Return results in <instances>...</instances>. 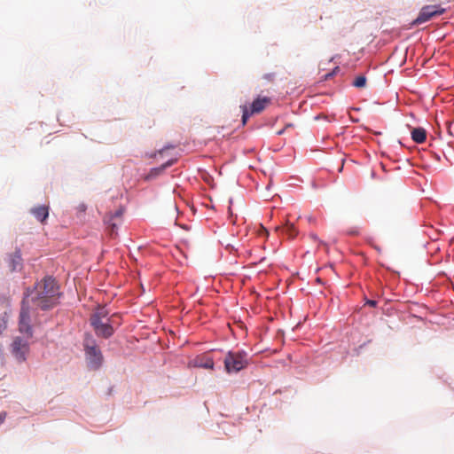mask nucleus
I'll list each match as a JSON object with an SVG mask.
<instances>
[{"label": "nucleus", "mask_w": 454, "mask_h": 454, "mask_svg": "<svg viewBox=\"0 0 454 454\" xmlns=\"http://www.w3.org/2000/svg\"><path fill=\"white\" fill-rule=\"evenodd\" d=\"M284 232L288 236V238H294L297 235V231L294 224L286 223L284 227Z\"/></svg>", "instance_id": "15"}, {"label": "nucleus", "mask_w": 454, "mask_h": 454, "mask_svg": "<svg viewBox=\"0 0 454 454\" xmlns=\"http://www.w3.org/2000/svg\"><path fill=\"white\" fill-rule=\"evenodd\" d=\"M193 365L199 368L214 369V359L209 355H202L196 356L193 361Z\"/></svg>", "instance_id": "10"}, {"label": "nucleus", "mask_w": 454, "mask_h": 454, "mask_svg": "<svg viewBox=\"0 0 454 454\" xmlns=\"http://www.w3.org/2000/svg\"><path fill=\"white\" fill-rule=\"evenodd\" d=\"M105 223L106 225V229H107L109 235L112 238L115 237L118 232V225L115 223H113L112 219L105 221Z\"/></svg>", "instance_id": "14"}, {"label": "nucleus", "mask_w": 454, "mask_h": 454, "mask_svg": "<svg viewBox=\"0 0 454 454\" xmlns=\"http://www.w3.org/2000/svg\"><path fill=\"white\" fill-rule=\"evenodd\" d=\"M30 213L40 223H43L49 216V207L44 205H40L30 209Z\"/></svg>", "instance_id": "11"}, {"label": "nucleus", "mask_w": 454, "mask_h": 454, "mask_svg": "<svg viewBox=\"0 0 454 454\" xmlns=\"http://www.w3.org/2000/svg\"><path fill=\"white\" fill-rule=\"evenodd\" d=\"M159 154L158 150L151 153H146L145 156L148 158H155Z\"/></svg>", "instance_id": "25"}, {"label": "nucleus", "mask_w": 454, "mask_h": 454, "mask_svg": "<svg viewBox=\"0 0 454 454\" xmlns=\"http://www.w3.org/2000/svg\"><path fill=\"white\" fill-rule=\"evenodd\" d=\"M252 115H241V121L238 123V125L231 127L232 129H236L239 128L240 126L246 125L247 121Z\"/></svg>", "instance_id": "19"}, {"label": "nucleus", "mask_w": 454, "mask_h": 454, "mask_svg": "<svg viewBox=\"0 0 454 454\" xmlns=\"http://www.w3.org/2000/svg\"><path fill=\"white\" fill-rule=\"evenodd\" d=\"M51 119L56 120L57 121L60 122L61 119L59 118V115H50Z\"/></svg>", "instance_id": "27"}, {"label": "nucleus", "mask_w": 454, "mask_h": 454, "mask_svg": "<svg viewBox=\"0 0 454 454\" xmlns=\"http://www.w3.org/2000/svg\"><path fill=\"white\" fill-rule=\"evenodd\" d=\"M316 281H317L318 284H321V285H323V284H324L323 280H322L320 278H317L316 279Z\"/></svg>", "instance_id": "30"}, {"label": "nucleus", "mask_w": 454, "mask_h": 454, "mask_svg": "<svg viewBox=\"0 0 454 454\" xmlns=\"http://www.w3.org/2000/svg\"><path fill=\"white\" fill-rule=\"evenodd\" d=\"M272 98L266 95H258V97L252 102L250 108L251 114L260 113L272 104Z\"/></svg>", "instance_id": "8"}, {"label": "nucleus", "mask_w": 454, "mask_h": 454, "mask_svg": "<svg viewBox=\"0 0 454 454\" xmlns=\"http://www.w3.org/2000/svg\"><path fill=\"white\" fill-rule=\"evenodd\" d=\"M8 266L11 271H20L22 269V257L20 248H16L15 252L9 255Z\"/></svg>", "instance_id": "9"}, {"label": "nucleus", "mask_w": 454, "mask_h": 454, "mask_svg": "<svg viewBox=\"0 0 454 454\" xmlns=\"http://www.w3.org/2000/svg\"><path fill=\"white\" fill-rule=\"evenodd\" d=\"M176 147V145H175L173 143H168L162 148L159 149L158 153L160 155H162L167 150L175 149Z\"/></svg>", "instance_id": "17"}, {"label": "nucleus", "mask_w": 454, "mask_h": 454, "mask_svg": "<svg viewBox=\"0 0 454 454\" xmlns=\"http://www.w3.org/2000/svg\"><path fill=\"white\" fill-rule=\"evenodd\" d=\"M337 71H339V67H335V68L333 69V72L326 74L324 76V79H325V80H327V79L331 78V77H332V76H333V75Z\"/></svg>", "instance_id": "22"}, {"label": "nucleus", "mask_w": 454, "mask_h": 454, "mask_svg": "<svg viewBox=\"0 0 454 454\" xmlns=\"http://www.w3.org/2000/svg\"><path fill=\"white\" fill-rule=\"evenodd\" d=\"M95 318H98L99 321H112L109 310L103 306H98L96 309V310L90 315V321L94 320Z\"/></svg>", "instance_id": "13"}, {"label": "nucleus", "mask_w": 454, "mask_h": 454, "mask_svg": "<svg viewBox=\"0 0 454 454\" xmlns=\"http://www.w3.org/2000/svg\"><path fill=\"white\" fill-rule=\"evenodd\" d=\"M7 328V322L4 319H0V335Z\"/></svg>", "instance_id": "21"}, {"label": "nucleus", "mask_w": 454, "mask_h": 454, "mask_svg": "<svg viewBox=\"0 0 454 454\" xmlns=\"http://www.w3.org/2000/svg\"><path fill=\"white\" fill-rule=\"evenodd\" d=\"M370 341H371V340H368L367 342H364V343H363L362 345H360V346H359V348L356 349V354H358V353H359V349H361V348H363L364 347H365V346H366V344H367V343H369Z\"/></svg>", "instance_id": "26"}, {"label": "nucleus", "mask_w": 454, "mask_h": 454, "mask_svg": "<svg viewBox=\"0 0 454 454\" xmlns=\"http://www.w3.org/2000/svg\"><path fill=\"white\" fill-rule=\"evenodd\" d=\"M332 117H333V115H315L314 120L315 121L324 120L326 122H332L333 121V119Z\"/></svg>", "instance_id": "18"}, {"label": "nucleus", "mask_w": 454, "mask_h": 454, "mask_svg": "<svg viewBox=\"0 0 454 454\" xmlns=\"http://www.w3.org/2000/svg\"><path fill=\"white\" fill-rule=\"evenodd\" d=\"M114 215L115 216H120L121 215V210H117Z\"/></svg>", "instance_id": "31"}, {"label": "nucleus", "mask_w": 454, "mask_h": 454, "mask_svg": "<svg viewBox=\"0 0 454 454\" xmlns=\"http://www.w3.org/2000/svg\"><path fill=\"white\" fill-rule=\"evenodd\" d=\"M291 127H293V123H286L285 126L286 129Z\"/></svg>", "instance_id": "32"}, {"label": "nucleus", "mask_w": 454, "mask_h": 454, "mask_svg": "<svg viewBox=\"0 0 454 454\" xmlns=\"http://www.w3.org/2000/svg\"><path fill=\"white\" fill-rule=\"evenodd\" d=\"M285 131H286V128H283V129H279L278 131H277L276 134L278 136H281V135H283L285 133Z\"/></svg>", "instance_id": "28"}, {"label": "nucleus", "mask_w": 454, "mask_h": 454, "mask_svg": "<svg viewBox=\"0 0 454 454\" xmlns=\"http://www.w3.org/2000/svg\"><path fill=\"white\" fill-rule=\"evenodd\" d=\"M177 161L176 158H171L160 166L150 168L149 172L144 176L145 181H153L161 176L168 168H170Z\"/></svg>", "instance_id": "7"}, {"label": "nucleus", "mask_w": 454, "mask_h": 454, "mask_svg": "<svg viewBox=\"0 0 454 454\" xmlns=\"http://www.w3.org/2000/svg\"><path fill=\"white\" fill-rule=\"evenodd\" d=\"M182 228L184 230H189V227L187 225H183Z\"/></svg>", "instance_id": "34"}, {"label": "nucleus", "mask_w": 454, "mask_h": 454, "mask_svg": "<svg viewBox=\"0 0 454 454\" xmlns=\"http://www.w3.org/2000/svg\"><path fill=\"white\" fill-rule=\"evenodd\" d=\"M243 114H248V110H247V106H245V107H244Z\"/></svg>", "instance_id": "33"}, {"label": "nucleus", "mask_w": 454, "mask_h": 454, "mask_svg": "<svg viewBox=\"0 0 454 454\" xmlns=\"http://www.w3.org/2000/svg\"><path fill=\"white\" fill-rule=\"evenodd\" d=\"M444 125H445L446 130L448 132V135L449 136H453L452 122H450L449 121H444Z\"/></svg>", "instance_id": "20"}, {"label": "nucleus", "mask_w": 454, "mask_h": 454, "mask_svg": "<svg viewBox=\"0 0 454 454\" xmlns=\"http://www.w3.org/2000/svg\"><path fill=\"white\" fill-rule=\"evenodd\" d=\"M82 347L88 369L90 371L100 369L104 356L95 336L91 333L87 332L83 334Z\"/></svg>", "instance_id": "2"}, {"label": "nucleus", "mask_w": 454, "mask_h": 454, "mask_svg": "<svg viewBox=\"0 0 454 454\" xmlns=\"http://www.w3.org/2000/svg\"><path fill=\"white\" fill-rule=\"evenodd\" d=\"M7 413L5 411L0 412V426L5 421Z\"/></svg>", "instance_id": "23"}, {"label": "nucleus", "mask_w": 454, "mask_h": 454, "mask_svg": "<svg viewBox=\"0 0 454 454\" xmlns=\"http://www.w3.org/2000/svg\"><path fill=\"white\" fill-rule=\"evenodd\" d=\"M352 84H353V86H355L356 88H359V89L364 88L365 85H366V78H365V76H364V75L357 76L354 80Z\"/></svg>", "instance_id": "16"}, {"label": "nucleus", "mask_w": 454, "mask_h": 454, "mask_svg": "<svg viewBox=\"0 0 454 454\" xmlns=\"http://www.w3.org/2000/svg\"><path fill=\"white\" fill-rule=\"evenodd\" d=\"M29 351V342L27 339L17 336L13 339L11 345V352L19 363L27 360V353Z\"/></svg>", "instance_id": "4"}, {"label": "nucleus", "mask_w": 454, "mask_h": 454, "mask_svg": "<svg viewBox=\"0 0 454 454\" xmlns=\"http://www.w3.org/2000/svg\"><path fill=\"white\" fill-rule=\"evenodd\" d=\"M90 324L95 332V335L105 340L110 339L114 334V327L112 321H99L98 318L90 320Z\"/></svg>", "instance_id": "5"}, {"label": "nucleus", "mask_w": 454, "mask_h": 454, "mask_svg": "<svg viewBox=\"0 0 454 454\" xmlns=\"http://www.w3.org/2000/svg\"><path fill=\"white\" fill-rule=\"evenodd\" d=\"M60 286L52 276H45L40 282L24 289L19 314V332L27 339L33 337L34 329L31 323L32 311H49L59 303L62 296Z\"/></svg>", "instance_id": "1"}, {"label": "nucleus", "mask_w": 454, "mask_h": 454, "mask_svg": "<svg viewBox=\"0 0 454 454\" xmlns=\"http://www.w3.org/2000/svg\"><path fill=\"white\" fill-rule=\"evenodd\" d=\"M350 116V120L352 122H358L359 121V119L358 118H353L352 115H349Z\"/></svg>", "instance_id": "29"}, {"label": "nucleus", "mask_w": 454, "mask_h": 454, "mask_svg": "<svg viewBox=\"0 0 454 454\" xmlns=\"http://www.w3.org/2000/svg\"><path fill=\"white\" fill-rule=\"evenodd\" d=\"M411 137L414 143L422 144L427 139V130L423 127L412 128Z\"/></svg>", "instance_id": "12"}, {"label": "nucleus", "mask_w": 454, "mask_h": 454, "mask_svg": "<svg viewBox=\"0 0 454 454\" xmlns=\"http://www.w3.org/2000/svg\"><path fill=\"white\" fill-rule=\"evenodd\" d=\"M445 12V9L439 5H427L421 8L418 17L413 20V25H419L431 20L432 18L441 15Z\"/></svg>", "instance_id": "6"}, {"label": "nucleus", "mask_w": 454, "mask_h": 454, "mask_svg": "<svg viewBox=\"0 0 454 454\" xmlns=\"http://www.w3.org/2000/svg\"><path fill=\"white\" fill-rule=\"evenodd\" d=\"M343 169V166H341L340 168H339V171H342Z\"/></svg>", "instance_id": "35"}, {"label": "nucleus", "mask_w": 454, "mask_h": 454, "mask_svg": "<svg viewBox=\"0 0 454 454\" xmlns=\"http://www.w3.org/2000/svg\"><path fill=\"white\" fill-rule=\"evenodd\" d=\"M248 354L240 349L238 351L230 350L226 354L223 364L228 373H237L246 368L248 364Z\"/></svg>", "instance_id": "3"}, {"label": "nucleus", "mask_w": 454, "mask_h": 454, "mask_svg": "<svg viewBox=\"0 0 454 454\" xmlns=\"http://www.w3.org/2000/svg\"><path fill=\"white\" fill-rule=\"evenodd\" d=\"M365 303L372 308L376 307L378 304L377 301L375 300H367Z\"/></svg>", "instance_id": "24"}]
</instances>
